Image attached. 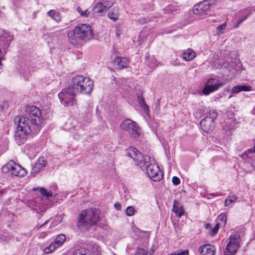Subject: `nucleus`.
Returning <instances> with one entry per match:
<instances>
[{"instance_id":"40","label":"nucleus","mask_w":255,"mask_h":255,"mask_svg":"<svg viewBox=\"0 0 255 255\" xmlns=\"http://www.w3.org/2000/svg\"><path fill=\"white\" fill-rule=\"evenodd\" d=\"M172 182L174 185H178L180 183V179L176 176H173L172 179Z\"/></svg>"},{"instance_id":"23","label":"nucleus","mask_w":255,"mask_h":255,"mask_svg":"<svg viewBox=\"0 0 255 255\" xmlns=\"http://www.w3.org/2000/svg\"><path fill=\"white\" fill-rule=\"evenodd\" d=\"M137 101H138L140 107L143 110L145 114L147 115L149 112V109H148V106L146 104V103L144 101V99L143 97L141 96H137Z\"/></svg>"},{"instance_id":"25","label":"nucleus","mask_w":255,"mask_h":255,"mask_svg":"<svg viewBox=\"0 0 255 255\" xmlns=\"http://www.w3.org/2000/svg\"><path fill=\"white\" fill-rule=\"evenodd\" d=\"M15 162L13 160H10L6 164L2 166L1 168L2 171L4 173H7L9 171L12 172V168L14 165Z\"/></svg>"},{"instance_id":"47","label":"nucleus","mask_w":255,"mask_h":255,"mask_svg":"<svg viewBox=\"0 0 255 255\" xmlns=\"http://www.w3.org/2000/svg\"><path fill=\"white\" fill-rule=\"evenodd\" d=\"M231 202L230 201L229 199L228 198L225 200V206L227 207L229 206L231 204Z\"/></svg>"},{"instance_id":"32","label":"nucleus","mask_w":255,"mask_h":255,"mask_svg":"<svg viewBox=\"0 0 255 255\" xmlns=\"http://www.w3.org/2000/svg\"><path fill=\"white\" fill-rule=\"evenodd\" d=\"M226 24L225 23L219 25L217 28V33L218 35L222 34L224 33V30L226 29Z\"/></svg>"},{"instance_id":"44","label":"nucleus","mask_w":255,"mask_h":255,"mask_svg":"<svg viewBox=\"0 0 255 255\" xmlns=\"http://www.w3.org/2000/svg\"><path fill=\"white\" fill-rule=\"evenodd\" d=\"M248 152H252V153H255V145L254 146V147L253 148H251L250 149H249L247 151H246V152H245L243 155H248Z\"/></svg>"},{"instance_id":"34","label":"nucleus","mask_w":255,"mask_h":255,"mask_svg":"<svg viewBox=\"0 0 255 255\" xmlns=\"http://www.w3.org/2000/svg\"><path fill=\"white\" fill-rule=\"evenodd\" d=\"M38 190L41 194L43 195L46 197H51L52 196V194L51 192H48L47 190L44 188H38Z\"/></svg>"},{"instance_id":"39","label":"nucleus","mask_w":255,"mask_h":255,"mask_svg":"<svg viewBox=\"0 0 255 255\" xmlns=\"http://www.w3.org/2000/svg\"><path fill=\"white\" fill-rule=\"evenodd\" d=\"M188 255V250H185V251H181L178 253H175L173 254H168L167 255Z\"/></svg>"},{"instance_id":"59","label":"nucleus","mask_w":255,"mask_h":255,"mask_svg":"<svg viewBox=\"0 0 255 255\" xmlns=\"http://www.w3.org/2000/svg\"><path fill=\"white\" fill-rule=\"evenodd\" d=\"M232 95H230V96L229 97V98H229V99H230V98H231V97H232Z\"/></svg>"},{"instance_id":"41","label":"nucleus","mask_w":255,"mask_h":255,"mask_svg":"<svg viewBox=\"0 0 255 255\" xmlns=\"http://www.w3.org/2000/svg\"><path fill=\"white\" fill-rule=\"evenodd\" d=\"M164 10H165L166 12L173 13H174V7L172 5H169L165 8Z\"/></svg>"},{"instance_id":"45","label":"nucleus","mask_w":255,"mask_h":255,"mask_svg":"<svg viewBox=\"0 0 255 255\" xmlns=\"http://www.w3.org/2000/svg\"><path fill=\"white\" fill-rule=\"evenodd\" d=\"M36 163H39L42 168H43L46 165V162L43 159H39Z\"/></svg>"},{"instance_id":"37","label":"nucleus","mask_w":255,"mask_h":255,"mask_svg":"<svg viewBox=\"0 0 255 255\" xmlns=\"http://www.w3.org/2000/svg\"><path fill=\"white\" fill-rule=\"evenodd\" d=\"M250 15V13L246 14L245 16H243L242 17L239 19L237 22V25L235 26V28H237L239 25L241 24L244 20H245L248 16Z\"/></svg>"},{"instance_id":"11","label":"nucleus","mask_w":255,"mask_h":255,"mask_svg":"<svg viewBox=\"0 0 255 255\" xmlns=\"http://www.w3.org/2000/svg\"><path fill=\"white\" fill-rule=\"evenodd\" d=\"M223 83L217 79L210 78L207 82L202 90L203 94L208 95L210 93L218 90L223 87Z\"/></svg>"},{"instance_id":"12","label":"nucleus","mask_w":255,"mask_h":255,"mask_svg":"<svg viewBox=\"0 0 255 255\" xmlns=\"http://www.w3.org/2000/svg\"><path fill=\"white\" fill-rule=\"evenodd\" d=\"M143 167L146 169L148 175L155 181H159L162 177V174L159 171L158 166L155 163H150V161L146 164Z\"/></svg>"},{"instance_id":"29","label":"nucleus","mask_w":255,"mask_h":255,"mask_svg":"<svg viewBox=\"0 0 255 255\" xmlns=\"http://www.w3.org/2000/svg\"><path fill=\"white\" fill-rule=\"evenodd\" d=\"M217 117L218 114L216 111L214 110H210L209 112L208 115L205 118H208L214 122L215 120L217 119Z\"/></svg>"},{"instance_id":"53","label":"nucleus","mask_w":255,"mask_h":255,"mask_svg":"<svg viewBox=\"0 0 255 255\" xmlns=\"http://www.w3.org/2000/svg\"><path fill=\"white\" fill-rule=\"evenodd\" d=\"M3 194V191L2 190L0 191V196Z\"/></svg>"},{"instance_id":"2","label":"nucleus","mask_w":255,"mask_h":255,"mask_svg":"<svg viewBox=\"0 0 255 255\" xmlns=\"http://www.w3.org/2000/svg\"><path fill=\"white\" fill-rule=\"evenodd\" d=\"M16 117L27 126L31 127L33 133H37L44 124L41 111L35 106L30 107L27 113L24 116Z\"/></svg>"},{"instance_id":"48","label":"nucleus","mask_w":255,"mask_h":255,"mask_svg":"<svg viewBox=\"0 0 255 255\" xmlns=\"http://www.w3.org/2000/svg\"><path fill=\"white\" fill-rule=\"evenodd\" d=\"M96 212H97V223L99 221H100V216H98V215L99 214H100V212H99V210L97 209Z\"/></svg>"},{"instance_id":"33","label":"nucleus","mask_w":255,"mask_h":255,"mask_svg":"<svg viewBox=\"0 0 255 255\" xmlns=\"http://www.w3.org/2000/svg\"><path fill=\"white\" fill-rule=\"evenodd\" d=\"M43 168H42L41 167H40V165H39V163H37L36 162L34 164V165H33V167H32V171H31V173H34V174H37L39 172H40V171Z\"/></svg>"},{"instance_id":"19","label":"nucleus","mask_w":255,"mask_h":255,"mask_svg":"<svg viewBox=\"0 0 255 255\" xmlns=\"http://www.w3.org/2000/svg\"><path fill=\"white\" fill-rule=\"evenodd\" d=\"M252 90V87L246 85H238L233 87L231 90V94L238 93L242 91H251Z\"/></svg>"},{"instance_id":"16","label":"nucleus","mask_w":255,"mask_h":255,"mask_svg":"<svg viewBox=\"0 0 255 255\" xmlns=\"http://www.w3.org/2000/svg\"><path fill=\"white\" fill-rule=\"evenodd\" d=\"M198 251L201 255H215V248L211 244L203 245L199 248Z\"/></svg>"},{"instance_id":"13","label":"nucleus","mask_w":255,"mask_h":255,"mask_svg":"<svg viewBox=\"0 0 255 255\" xmlns=\"http://www.w3.org/2000/svg\"><path fill=\"white\" fill-rule=\"evenodd\" d=\"M113 52L116 53L117 51L114 49ZM111 63L115 69L121 70L128 67L129 61L127 57L118 56L113 53L112 55Z\"/></svg>"},{"instance_id":"8","label":"nucleus","mask_w":255,"mask_h":255,"mask_svg":"<svg viewBox=\"0 0 255 255\" xmlns=\"http://www.w3.org/2000/svg\"><path fill=\"white\" fill-rule=\"evenodd\" d=\"M13 39V35L10 33L5 31H3L0 35V57H3L6 54L8 48ZM1 59L0 57V65L1 64Z\"/></svg>"},{"instance_id":"57","label":"nucleus","mask_w":255,"mask_h":255,"mask_svg":"<svg viewBox=\"0 0 255 255\" xmlns=\"http://www.w3.org/2000/svg\"><path fill=\"white\" fill-rule=\"evenodd\" d=\"M96 8V5H94V6H93L92 9H94V8Z\"/></svg>"},{"instance_id":"49","label":"nucleus","mask_w":255,"mask_h":255,"mask_svg":"<svg viewBox=\"0 0 255 255\" xmlns=\"http://www.w3.org/2000/svg\"><path fill=\"white\" fill-rule=\"evenodd\" d=\"M24 79L26 80H27L29 79V74H28L27 75H26L25 76H24Z\"/></svg>"},{"instance_id":"43","label":"nucleus","mask_w":255,"mask_h":255,"mask_svg":"<svg viewBox=\"0 0 255 255\" xmlns=\"http://www.w3.org/2000/svg\"><path fill=\"white\" fill-rule=\"evenodd\" d=\"M228 198L229 199L230 201L232 203L234 202L235 201H236L238 199V198L236 195H232L229 196Z\"/></svg>"},{"instance_id":"7","label":"nucleus","mask_w":255,"mask_h":255,"mask_svg":"<svg viewBox=\"0 0 255 255\" xmlns=\"http://www.w3.org/2000/svg\"><path fill=\"white\" fill-rule=\"evenodd\" d=\"M127 155L132 158L141 168H142L146 164H147L150 159L149 155H142L136 148L133 147H130L128 149Z\"/></svg>"},{"instance_id":"18","label":"nucleus","mask_w":255,"mask_h":255,"mask_svg":"<svg viewBox=\"0 0 255 255\" xmlns=\"http://www.w3.org/2000/svg\"><path fill=\"white\" fill-rule=\"evenodd\" d=\"M11 173L15 176L24 177L27 174V171L25 168L15 162Z\"/></svg>"},{"instance_id":"9","label":"nucleus","mask_w":255,"mask_h":255,"mask_svg":"<svg viewBox=\"0 0 255 255\" xmlns=\"http://www.w3.org/2000/svg\"><path fill=\"white\" fill-rule=\"evenodd\" d=\"M230 241L227 244L226 250L224 251V255H234L239 248L240 238V235L235 234L231 236Z\"/></svg>"},{"instance_id":"36","label":"nucleus","mask_w":255,"mask_h":255,"mask_svg":"<svg viewBox=\"0 0 255 255\" xmlns=\"http://www.w3.org/2000/svg\"><path fill=\"white\" fill-rule=\"evenodd\" d=\"M219 230V224H217L210 231V235L213 237L216 235Z\"/></svg>"},{"instance_id":"51","label":"nucleus","mask_w":255,"mask_h":255,"mask_svg":"<svg viewBox=\"0 0 255 255\" xmlns=\"http://www.w3.org/2000/svg\"><path fill=\"white\" fill-rule=\"evenodd\" d=\"M121 31L120 30L118 29V30H117V33H116V34H117V35L119 36V35L121 34Z\"/></svg>"},{"instance_id":"21","label":"nucleus","mask_w":255,"mask_h":255,"mask_svg":"<svg viewBox=\"0 0 255 255\" xmlns=\"http://www.w3.org/2000/svg\"><path fill=\"white\" fill-rule=\"evenodd\" d=\"M222 129L227 135H229L234 129V124H231L229 122H225L222 125Z\"/></svg>"},{"instance_id":"15","label":"nucleus","mask_w":255,"mask_h":255,"mask_svg":"<svg viewBox=\"0 0 255 255\" xmlns=\"http://www.w3.org/2000/svg\"><path fill=\"white\" fill-rule=\"evenodd\" d=\"M113 4L112 0H101L97 3V13L106 12Z\"/></svg>"},{"instance_id":"28","label":"nucleus","mask_w":255,"mask_h":255,"mask_svg":"<svg viewBox=\"0 0 255 255\" xmlns=\"http://www.w3.org/2000/svg\"><path fill=\"white\" fill-rule=\"evenodd\" d=\"M147 65L150 68L155 69V68L158 66V62L156 59L153 56L147 60Z\"/></svg>"},{"instance_id":"42","label":"nucleus","mask_w":255,"mask_h":255,"mask_svg":"<svg viewBox=\"0 0 255 255\" xmlns=\"http://www.w3.org/2000/svg\"><path fill=\"white\" fill-rule=\"evenodd\" d=\"M83 129L82 128L80 127V128L78 129V131H77V134H75L74 135V138H75L76 140H79L80 139L79 136L81 135L83 133Z\"/></svg>"},{"instance_id":"35","label":"nucleus","mask_w":255,"mask_h":255,"mask_svg":"<svg viewBox=\"0 0 255 255\" xmlns=\"http://www.w3.org/2000/svg\"><path fill=\"white\" fill-rule=\"evenodd\" d=\"M219 220H220L224 225H225L227 222V216L225 213L221 214L218 217Z\"/></svg>"},{"instance_id":"54","label":"nucleus","mask_w":255,"mask_h":255,"mask_svg":"<svg viewBox=\"0 0 255 255\" xmlns=\"http://www.w3.org/2000/svg\"><path fill=\"white\" fill-rule=\"evenodd\" d=\"M205 225H206V228H208V227L210 226V224H205Z\"/></svg>"},{"instance_id":"5","label":"nucleus","mask_w":255,"mask_h":255,"mask_svg":"<svg viewBox=\"0 0 255 255\" xmlns=\"http://www.w3.org/2000/svg\"><path fill=\"white\" fill-rule=\"evenodd\" d=\"M120 127L122 130L128 132L132 138L138 141L141 139L143 134L135 122L129 119H126L121 123Z\"/></svg>"},{"instance_id":"10","label":"nucleus","mask_w":255,"mask_h":255,"mask_svg":"<svg viewBox=\"0 0 255 255\" xmlns=\"http://www.w3.org/2000/svg\"><path fill=\"white\" fill-rule=\"evenodd\" d=\"M213 1V0H204L195 4L193 8L194 13L199 16L208 14Z\"/></svg>"},{"instance_id":"20","label":"nucleus","mask_w":255,"mask_h":255,"mask_svg":"<svg viewBox=\"0 0 255 255\" xmlns=\"http://www.w3.org/2000/svg\"><path fill=\"white\" fill-rule=\"evenodd\" d=\"M196 53L191 49L189 48L183 53V58L188 61L193 60L196 56Z\"/></svg>"},{"instance_id":"22","label":"nucleus","mask_w":255,"mask_h":255,"mask_svg":"<svg viewBox=\"0 0 255 255\" xmlns=\"http://www.w3.org/2000/svg\"><path fill=\"white\" fill-rule=\"evenodd\" d=\"M48 15L56 22H59L61 20V16L60 13L54 9L50 10Z\"/></svg>"},{"instance_id":"6","label":"nucleus","mask_w":255,"mask_h":255,"mask_svg":"<svg viewBox=\"0 0 255 255\" xmlns=\"http://www.w3.org/2000/svg\"><path fill=\"white\" fill-rule=\"evenodd\" d=\"M18 118L15 117L14 122L17 125L16 130L14 133V139L16 142L20 145L24 143L27 140V135L30 133H33L31 127H28L21 121L18 120Z\"/></svg>"},{"instance_id":"24","label":"nucleus","mask_w":255,"mask_h":255,"mask_svg":"<svg viewBox=\"0 0 255 255\" xmlns=\"http://www.w3.org/2000/svg\"><path fill=\"white\" fill-rule=\"evenodd\" d=\"M108 16L114 21H116L118 19L119 17L118 8L117 7H114L108 13Z\"/></svg>"},{"instance_id":"50","label":"nucleus","mask_w":255,"mask_h":255,"mask_svg":"<svg viewBox=\"0 0 255 255\" xmlns=\"http://www.w3.org/2000/svg\"><path fill=\"white\" fill-rule=\"evenodd\" d=\"M48 222V220H47L43 224H42L41 225H40V228H41L43 226H44L45 225H46V224H47Z\"/></svg>"},{"instance_id":"31","label":"nucleus","mask_w":255,"mask_h":255,"mask_svg":"<svg viewBox=\"0 0 255 255\" xmlns=\"http://www.w3.org/2000/svg\"><path fill=\"white\" fill-rule=\"evenodd\" d=\"M135 212V210L134 208L131 206H128L126 208L125 213L127 216H132L134 215Z\"/></svg>"},{"instance_id":"58","label":"nucleus","mask_w":255,"mask_h":255,"mask_svg":"<svg viewBox=\"0 0 255 255\" xmlns=\"http://www.w3.org/2000/svg\"><path fill=\"white\" fill-rule=\"evenodd\" d=\"M143 22H146V21L145 20V19H143Z\"/></svg>"},{"instance_id":"4","label":"nucleus","mask_w":255,"mask_h":255,"mask_svg":"<svg viewBox=\"0 0 255 255\" xmlns=\"http://www.w3.org/2000/svg\"><path fill=\"white\" fill-rule=\"evenodd\" d=\"M96 209L88 208L83 210L77 219V225L80 230H89L96 225Z\"/></svg>"},{"instance_id":"55","label":"nucleus","mask_w":255,"mask_h":255,"mask_svg":"<svg viewBox=\"0 0 255 255\" xmlns=\"http://www.w3.org/2000/svg\"><path fill=\"white\" fill-rule=\"evenodd\" d=\"M178 64L177 63V62H175L174 63H173V65L176 66V65H177Z\"/></svg>"},{"instance_id":"56","label":"nucleus","mask_w":255,"mask_h":255,"mask_svg":"<svg viewBox=\"0 0 255 255\" xmlns=\"http://www.w3.org/2000/svg\"><path fill=\"white\" fill-rule=\"evenodd\" d=\"M74 128H77V129H76V130H78V128H79V126H77V127H74Z\"/></svg>"},{"instance_id":"14","label":"nucleus","mask_w":255,"mask_h":255,"mask_svg":"<svg viewBox=\"0 0 255 255\" xmlns=\"http://www.w3.org/2000/svg\"><path fill=\"white\" fill-rule=\"evenodd\" d=\"M66 237L63 234L59 235L50 245L45 249V252L47 254L54 252L57 248L62 246L65 241Z\"/></svg>"},{"instance_id":"26","label":"nucleus","mask_w":255,"mask_h":255,"mask_svg":"<svg viewBox=\"0 0 255 255\" xmlns=\"http://www.w3.org/2000/svg\"><path fill=\"white\" fill-rule=\"evenodd\" d=\"M71 255H91V253L85 248H80L74 250Z\"/></svg>"},{"instance_id":"17","label":"nucleus","mask_w":255,"mask_h":255,"mask_svg":"<svg viewBox=\"0 0 255 255\" xmlns=\"http://www.w3.org/2000/svg\"><path fill=\"white\" fill-rule=\"evenodd\" d=\"M200 125L202 129L206 132H208L210 130H213L215 127V124L210 119L205 118L200 123Z\"/></svg>"},{"instance_id":"38","label":"nucleus","mask_w":255,"mask_h":255,"mask_svg":"<svg viewBox=\"0 0 255 255\" xmlns=\"http://www.w3.org/2000/svg\"><path fill=\"white\" fill-rule=\"evenodd\" d=\"M134 255H147V254L144 249L139 248L136 250Z\"/></svg>"},{"instance_id":"30","label":"nucleus","mask_w":255,"mask_h":255,"mask_svg":"<svg viewBox=\"0 0 255 255\" xmlns=\"http://www.w3.org/2000/svg\"><path fill=\"white\" fill-rule=\"evenodd\" d=\"M77 11L81 14V15L84 17H86L90 14V11H89L88 9H86L84 11H83L82 10V8L78 6L77 7Z\"/></svg>"},{"instance_id":"46","label":"nucleus","mask_w":255,"mask_h":255,"mask_svg":"<svg viewBox=\"0 0 255 255\" xmlns=\"http://www.w3.org/2000/svg\"><path fill=\"white\" fill-rule=\"evenodd\" d=\"M114 207L117 210L120 211L121 210L122 205L120 203L116 202L114 204Z\"/></svg>"},{"instance_id":"1","label":"nucleus","mask_w":255,"mask_h":255,"mask_svg":"<svg viewBox=\"0 0 255 255\" xmlns=\"http://www.w3.org/2000/svg\"><path fill=\"white\" fill-rule=\"evenodd\" d=\"M94 88V82L88 77L77 75L72 80L70 85L58 94L61 103L65 106L70 107L76 103V93L90 94Z\"/></svg>"},{"instance_id":"3","label":"nucleus","mask_w":255,"mask_h":255,"mask_svg":"<svg viewBox=\"0 0 255 255\" xmlns=\"http://www.w3.org/2000/svg\"><path fill=\"white\" fill-rule=\"evenodd\" d=\"M92 34L90 25L80 24L74 29L70 30L67 33V36L68 40L72 45L78 46L81 41L89 39L92 37Z\"/></svg>"},{"instance_id":"27","label":"nucleus","mask_w":255,"mask_h":255,"mask_svg":"<svg viewBox=\"0 0 255 255\" xmlns=\"http://www.w3.org/2000/svg\"><path fill=\"white\" fill-rule=\"evenodd\" d=\"M176 204H177V202L176 201H174L172 211L176 214V215L178 217H180L184 214V210L182 209V207L179 209L178 207L176 206Z\"/></svg>"},{"instance_id":"52","label":"nucleus","mask_w":255,"mask_h":255,"mask_svg":"<svg viewBox=\"0 0 255 255\" xmlns=\"http://www.w3.org/2000/svg\"><path fill=\"white\" fill-rule=\"evenodd\" d=\"M99 247L97 246V249H96V251H97V255H98L99 254V251L100 250H99Z\"/></svg>"}]
</instances>
